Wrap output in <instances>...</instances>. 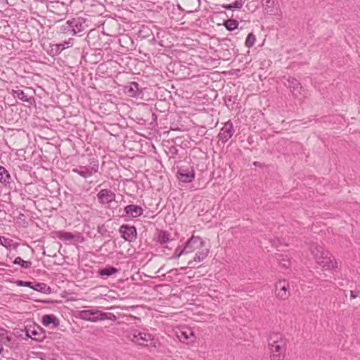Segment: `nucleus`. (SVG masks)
<instances>
[{
    "label": "nucleus",
    "instance_id": "12",
    "mask_svg": "<svg viewBox=\"0 0 360 360\" xmlns=\"http://www.w3.org/2000/svg\"><path fill=\"white\" fill-rule=\"evenodd\" d=\"M122 238L127 241H133L136 238V229L133 226L122 225L120 228Z\"/></svg>",
    "mask_w": 360,
    "mask_h": 360
},
{
    "label": "nucleus",
    "instance_id": "11",
    "mask_svg": "<svg viewBox=\"0 0 360 360\" xmlns=\"http://www.w3.org/2000/svg\"><path fill=\"white\" fill-rule=\"evenodd\" d=\"M74 44V39L70 38L68 40L60 44H51L49 53L51 56L59 55L64 49L72 47Z\"/></svg>",
    "mask_w": 360,
    "mask_h": 360
},
{
    "label": "nucleus",
    "instance_id": "20",
    "mask_svg": "<svg viewBox=\"0 0 360 360\" xmlns=\"http://www.w3.org/2000/svg\"><path fill=\"white\" fill-rule=\"evenodd\" d=\"M41 322L42 324L45 326H49L51 324H52L53 328H56L59 326V321L58 318L53 314L44 315L42 316Z\"/></svg>",
    "mask_w": 360,
    "mask_h": 360
},
{
    "label": "nucleus",
    "instance_id": "2",
    "mask_svg": "<svg viewBox=\"0 0 360 360\" xmlns=\"http://www.w3.org/2000/svg\"><path fill=\"white\" fill-rule=\"evenodd\" d=\"M309 249L316 263L323 269L329 271L338 269V263L335 257L322 245L311 243Z\"/></svg>",
    "mask_w": 360,
    "mask_h": 360
},
{
    "label": "nucleus",
    "instance_id": "10",
    "mask_svg": "<svg viewBox=\"0 0 360 360\" xmlns=\"http://www.w3.org/2000/svg\"><path fill=\"white\" fill-rule=\"evenodd\" d=\"M204 245L205 243L200 237L193 236L186 243L184 248L188 254L197 250L201 249Z\"/></svg>",
    "mask_w": 360,
    "mask_h": 360
},
{
    "label": "nucleus",
    "instance_id": "7",
    "mask_svg": "<svg viewBox=\"0 0 360 360\" xmlns=\"http://www.w3.org/2000/svg\"><path fill=\"white\" fill-rule=\"evenodd\" d=\"M233 123L231 121L226 122L224 127L220 129L218 134V139L222 143H225L234 134Z\"/></svg>",
    "mask_w": 360,
    "mask_h": 360
},
{
    "label": "nucleus",
    "instance_id": "8",
    "mask_svg": "<svg viewBox=\"0 0 360 360\" xmlns=\"http://www.w3.org/2000/svg\"><path fill=\"white\" fill-rule=\"evenodd\" d=\"M72 171L84 178H88L98 172V164H94L92 166H78Z\"/></svg>",
    "mask_w": 360,
    "mask_h": 360
},
{
    "label": "nucleus",
    "instance_id": "26",
    "mask_svg": "<svg viewBox=\"0 0 360 360\" xmlns=\"http://www.w3.org/2000/svg\"><path fill=\"white\" fill-rule=\"evenodd\" d=\"M158 242L160 244H165L170 240V234L165 231H160L158 233Z\"/></svg>",
    "mask_w": 360,
    "mask_h": 360
},
{
    "label": "nucleus",
    "instance_id": "30",
    "mask_svg": "<svg viewBox=\"0 0 360 360\" xmlns=\"http://www.w3.org/2000/svg\"><path fill=\"white\" fill-rule=\"evenodd\" d=\"M13 264L20 265L23 269H30L32 266L30 261H25L20 257H17L14 259Z\"/></svg>",
    "mask_w": 360,
    "mask_h": 360
},
{
    "label": "nucleus",
    "instance_id": "16",
    "mask_svg": "<svg viewBox=\"0 0 360 360\" xmlns=\"http://www.w3.org/2000/svg\"><path fill=\"white\" fill-rule=\"evenodd\" d=\"M263 7L266 13L275 15L280 12V6L277 0H263Z\"/></svg>",
    "mask_w": 360,
    "mask_h": 360
},
{
    "label": "nucleus",
    "instance_id": "36",
    "mask_svg": "<svg viewBox=\"0 0 360 360\" xmlns=\"http://www.w3.org/2000/svg\"><path fill=\"white\" fill-rule=\"evenodd\" d=\"M17 285L18 286H25V287H29L30 288H32V287H33L32 283L28 282V281H17Z\"/></svg>",
    "mask_w": 360,
    "mask_h": 360
},
{
    "label": "nucleus",
    "instance_id": "6",
    "mask_svg": "<svg viewBox=\"0 0 360 360\" xmlns=\"http://www.w3.org/2000/svg\"><path fill=\"white\" fill-rule=\"evenodd\" d=\"M275 296L279 300H287L290 296V283L286 279H280L275 283Z\"/></svg>",
    "mask_w": 360,
    "mask_h": 360
},
{
    "label": "nucleus",
    "instance_id": "23",
    "mask_svg": "<svg viewBox=\"0 0 360 360\" xmlns=\"http://www.w3.org/2000/svg\"><path fill=\"white\" fill-rule=\"evenodd\" d=\"M209 250L207 248H205V245L195 253V255L193 258L195 262H200L204 260L208 255Z\"/></svg>",
    "mask_w": 360,
    "mask_h": 360
},
{
    "label": "nucleus",
    "instance_id": "17",
    "mask_svg": "<svg viewBox=\"0 0 360 360\" xmlns=\"http://www.w3.org/2000/svg\"><path fill=\"white\" fill-rule=\"evenodd\" d=\"M288 87L293 96L297 97L302 94V86L300 82L295 78L290 77L288 79Z\"/></svg>",
    "mask_w": 360,
    "mask_h": 360
},
{
    "label": "nucleus",
    "instance_id": "31",
    "mask_svg": "<svg viewBox=\"0 0 360 360\" xmlns=\"http://www.w3.org/2000/svg\"><path fill=\"white\" fill-rule=\"evenodd\" d=\"M224 26L229 31L235 30L238 26V22L234 19H229L224 22Z\"/></svg>",
    "mask_w": 360,
    "mask_h": 360
},
{
    "label": "nucleus",
    "instance_id": "18",
    "mask_svg": "<svg viewBox=\"0 0 360 360\" xmlns=\"http://www.w3.org/2000/svg\"><path fill=\"white\" fill-rule=\"evenodd\" d=\"M124 212L128 216L136 218L143 214V210L141 206L129 205L124 207Z\"/></svg>",
    "mask_w": 360,
    "mask_h": 360
},
{
    "label": "nucleus",
    "instance_id": "28",
    "mask_svg": "<svg viewBox=\"0 0 360 360\" xmlns=\"http://www.w3.org/2000/svg\"><path fill=\"white\" fill-rule=\"evenodd\" d=\"M117 272H118L117 269L113 266H110L101 269L99 271V275L101 276H109Z\"/></svg>",
    "mask_w": 360,
    "mask_h": 360
},
{
    "label": "nucleus",
    "instance_id": "34",
    "mask_svg": "<svg viewBox=\"0 0 360 360\" xmlns=\"http://www.w3.org/2000/svg\"><path fill=\"white\" fill-rule=\"evenodd\" d=\"M256 41L255 35L253 33H250L245 39V46L250 48L254 46Z\"/></svg>",
    "mask_w": 360,
    "mask_h": 360
},
{
    "label": "nucleus",
    "instance_id": "40",
    "mask_svg": "<svg viewBox=\"0 0 360 360\" xmlns=\"http://www.w3.org/2000/svg\"><path fill=\"white\" fill-rule=\"evenodd\" d=\"M254 165H258V162H254Z\"/></svg>",
    "mask_w": 360,
    "mask_h": 360
},
{
    "label": "nucleus",
    "instance_id": "3",
    "mask_svg": "<svg viewBox=\"0 0 360 360\" xmlns=\"http://www.w3.org/2000/svg\"><path fill=\"white\" fill-rule=\"evenodd\" d=\"M127 338L140 346L148 347L153 344V336L145 330L130 328L127 331Z\"/></svg>",
    "mask_w": 360,
    "mask_h": 360
},
{
    "label": "nucleus",
    "instance_id": "13",
    "mask_svg": "<svg viewBox=\"0 0 360 360\" xmlns=\"http://www.w3.org/2000/svg\"><path fill=\"white\" fill-rule=\"evenodd\" d=\"M178 179L179 181L185 183L191 182L195 177V172L193 168H179L178 173Z\"/></svg>",
    "mask_w": 360,
    "mask_h": 360
},
{
    "label": "nucleus",
    "instance_id": "19",
    "mask_svg": "<svg viewBox=\"0 0 360 360\" xmlns=\"http://www.w3.org/2000/svg\"><path fill=\"white\" fill-rule=\"evenodd\" d=\"M124 91L126 94L131 97H136L139 94V84L133 82L124 86Z\"/></svg>",
    "mask_w": 360,
    "mask_h": 360
},
{
    "label": "nucleus",
    "instance_id": "5",
    "mask_svg": "<svg viewBox=\"0 0 360 360\" xmlns=\"http://www.w3.org/2000/svg\"><path fill=\"white\" fill-rule=\"evenodd\" d=\"M174 332L179 341L184 344L190 345H193L195 341L193 330L187 326L176 327Z\"/></svg>",
    "mask_w": 360,
    "mask_h": 360
},
{
    "label": "nucleus",
    "instance_id": "21",
    "mask_svg": "<svg viewBox=\"0 0 360 360\" xmlns=\"http://www.w3.org/2000/svg\"><path fill=\"white\" fill-rule=\"evenodd\" d=\"M12 179L9 172L5 167L0 166V182L7 186L9 185Z\"/></svg>",
    "mask_w": 360,
    "mask_h": 360
},
{
    "label": "nucleus",
    "instance_id": "1",
    "mask_svg": "<svg viewBox=\"0 0 360 360\" xmlns=\"http://www.w3.org/2000/svg\"><path fill=\"white\" fill-rule=\"evenodd\" d=\"M288 340L280 332H271L267 338V348L270 360H284Z\"/></svg>",
    "mask_w": 360,
    "mask_h": 360
},
{
    "label": "nucleus",
    "instance_id": "35",
    "mask_svg": "<svg viewBox=\"0 0 360 360\" xmlns=\"http://www.w3.org/2000/svg\"><path fill=\"white\" fill-rule=\"evenodd\" d=\"M186 254H188V252L184 247L182 249L180 247H178L175 250L174 257L179 258L182 255H186Z\"/></svg>",
    "mask_w": 360,
    "mask_h": 360
},
{
    "label": "nucleus",
    "instance_id": "39",
    "mask_svg": "<svg viewBox=\"0 0 360 360\" xmlns=\"http://www.w3.org/2000/svg\"><path fill=\"white\" fill-rule=\"evenodd\" d=\"M350 297L352 299H355L357 297V294L354 291H351Z\"/></svg>",
    "mask_w": 360,
    "mask_h": 360
},
{
    "label": "nucleus",
    "instance_id": "4",
    "mask_svg": "<svg viewBox=\"0 0 360 360\" xmlns=\"http://www.w3.org/2000/svg\"><path fill=\"white\" fill-rule=\"evenodd\" d=\"M109 316L115 317L113 314L102 312L96 308H90L89 309L79 311L77 313V317L79 319L91 322L111 319Z\"/></svg>",
    "mask_w": 360,
    "mask_h": 360
},
{
    "label": "nucleus",
    "instance_id": "33",
    "mask_svg": "<svg viewBox=\"0 0 360 360\" xmlns=\"http://www.w3.org/2000/svg\"><path fill=\"white\" fill-rule=\"evenodd\" d=\"M0 244L7 249H10L13 245V240L4 236H0Z\"/></svg>",
    "mask_w": 360,
    "mask_h": 360
},
{
    "label": "nucleus",
    "instance_id": "32",
    "mask_svg": "<svg viewBox=\"0 0 360 360\" xmlns=\"http://www.w3.org/2000/svg\"><path fill=\"white\" fill-rule=\"evenodd\" d=\"M60 32L63 34H68L72 35V31L69 20L66 21L60 27Z\"/></svg>",
    "mask_w": 360,
    "mask_h": 360
},
{
    "label": "nucleus",
    "instance_id": "14",
    "mask_svg": "<svg viewBox=\"0 0 360 360\" xmlns=\"http://www.w3.org/2000/svg\"><path fill=\"white\" fill-rule=\"evenodd\" d=\"M72 31V36L81 32L84 30L86 20L82 17L72 18L69 20Z\"/></svg>",
    "mask_w": 360,
    "mask_h": 360
},
{
    "label": "nucleus",
    "instance_id": "25",
    "mask_svg": "<svg viewBox=\"0 0 360 360\" xmlns=\"http://www.w3.org/2000/svg\"><path fill=\"white\" fill-rule=\"evenodd\" d=\"M32 289L45 294L51 292V288L44 283H36L33 285Z\"/></svg>",
    "mask_w": 360,
    "mask_h": 360
},
{
    "label": "nucleus",
    "instance_id": "22",
    "mask_svg": "<svg viewBox=\"0 0 360 360\" xmlns=\"http://www.w3.org/2000/svg\"><path fill=\"white\" fill-rule=\"evenodd\" d=\"M12 95L24 102L31 103L32 101L34 100L33 97H28L22 90H12Z\"/></svg>",
    "mask_w": 360,
    "mask_h": 360
},
{
    "label": "nucleus",
    "instance_id": "38",
    "mask_svg": "<svg viewBox=\"0 0 360 360\" xmlns=\"http://www.w3.org/2000/svg\"><path fill=\"white\" fill-rule=\"evenodd\" d=\"M32 335H28L31 338L34 339V340H39V338L38 337H37V333L34 332V331H32Z\"/></svg>",
    "mask_w": 360,
    "mask_h": 360
},
{
    "label": "nucleus",
    "instance_id": "29",
    "mask_svg": "<svg viewBox=\"0 0 360 360\" xmlns=\"http://www.w3.org/2000/svg\"><path fill=\"white\" fill-rule=\"evenodd\" d=\"M11 339L10 333L4 328H0V340L3 342H9Z\"/></svg>",
    "mask_w": 360,
    "mask_h": 360
},
{
    "label": "nucleus",
    "instance_id": "9",
    "mask_svg": "<svg viewBox=\"0 0 360 360\" xmlns=\"http://www.w3.org/2000/svg\"><path fill=\"white\" fill-rule=\"evenodd\" d=\"M115 193L112 191L107 188L101 189L97 193L98 200L101 205L110 204L115 200Z\"/></svg>",
    "mask_w": 360,
    "mask_h": 360
},
{
    "label": "nucleus",
    "instance_id": "24",
    "mask_svg": "<svg viewBox=\"0 0 360 360\" xmlns=\"http://www.w3.org/2000/svg\"><path fill=\"white\" fill-rule=\"evenodd\" d=\"M276 259L281 266L285 269L290 268L291 262L290 258L287 255H278Z\"/></svg>",
    "mask_w": 360,
    "mask_h": 360
},
{
    "label": "nucleus",
    "instance_id": "27",
    "mask_svg": "<svg viewBox=\"0 0 360 360\" xmlns=\"http://www.w3.org/2000/svg\"><path fill=\"white\" fill-rule=\"evenodd\" d=\"M245 1L236 0L233 4L223 5L222 7L227 10H233L234 8H240L243 6Z\"/></svg>",
    "mask_w": 360,
    "mask_h": 360
},
{
    "label": "nucleus",
    "instance_id": "37",
    "mask_svg": "<svg viewBox=\"0 0 360 360\" xmlns=\"http://www.w3.org/2000/svg\"><path fill=\"white\" fill-rule=\"evenodd\" d=\"M169 152L172 155H176L177 153H178V150H177V148L175 146H172V147L169 148Z\"/></svg>",
    "mask_w": 360,
    "mask_h": 360
},
{
    "label": "nucleus",
    "instance_id": "15",
    "mask_svg": "<svg viewBox=\"0 0 360 360\" xmlns=\"http://www.w3.org/2000/svg\"><path fill=\"white\" fill-rule=\"evenodd\" d=\"M56 236L57 238L63 240H75L79 243H82L84 240L83 236L80 233L73 234L70 232L59 231L56 232Z\"/></svg>",
    "mask_w": 360,
    "mask_h": 360
}]
</instances>
